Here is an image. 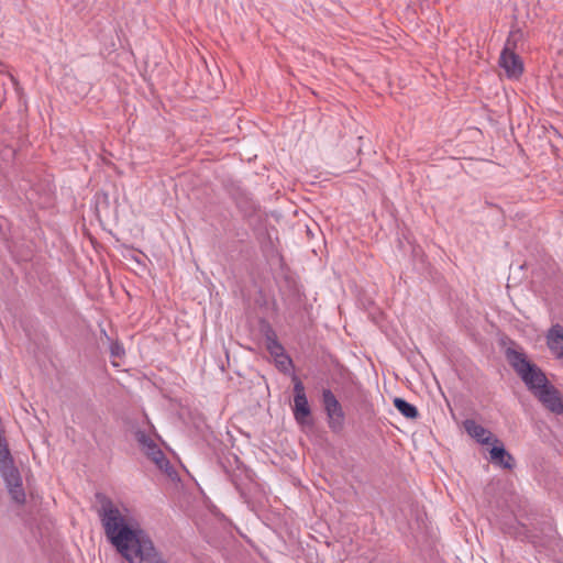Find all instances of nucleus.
Returning <instances> with one entry per match:
<instances>
[{
    "mask_svg": "<svg viewBox=\"0 0 563 563\" xmlns=\"http://www.w3.org/2000/svg\"><path fill=\"white\" fill-rule=\"evenodd\" d=\"M322 402L328 417L329 428L334 432L341 431L344 426L345 416L339 400L328 388L322 390Z\"/></svg>",
    "mask_w": 563,
    "mask_h": 563,
    "instance_id": "obj_6",
    "label": "nucleus"
},
{
    "mask_svg": "<svg viewBox=\"0 0 563 563\" xmlns=\"http://www.w3.org/2000/svg\"><path fill=\"white\" fill-rule=\"evenodd\" d=\"M464 429L468 435L475 439L478 443L488 444L494 439L492 432L478 424L476 421L467 419L464 421Z\"/></svg>",
    "mask_w": 563,
    "mask_h": 563,
    "instance_id": "obj_10",
    "label": "nucleus"
},
{
    "mask_svg": "<svg viewBox=\"0 0 563 563\" xmlns=\"http://www.w3.org/2000/svg\"><path fill=\"white\" fill-rule=\"evenodd\" d=\"M294 418L299 424L308 422L311 415L309 402L306 396L305 386L301 380L294 377Z\"/></svg>",
    "mask_w": 563,
    "mask_h": 563,
    "instance_id": "obj_7",
    "label": "nucleus"
},
{
    "mask_svg": "<svg viewBox=\"0 0 563 563\" xmlns=\"http://www.w3.org/2000/svg\"><path fill=\"white\" fill-rule=\"evenodd\" d=\"M394 406L406 418L415 419L419 415L418 409L402 398H395Z\"/></svg>",
    "mask_w": 563,
    "mask_h": 563,
    "instance_id": "obj_12",
    "label": "nucleus"
},
{
    "mask_svg": "<svg viewBox=\"0 0 563 563\" xmlns=\"http://www.w3.org/2000/svg\"><path fill=\"white\" fill-rule=\"evenodd\" d=\"M267 349L275 358L282 357L288 364H291V360L284 353V347L277 342L276 339L268 338Z\"/></svg>",
    "mask_w": 563,
    "mask_h": 563,
    "instance_id": "obj_13",
    "label": "nucleus"
},
{
    "mask_svg": "<svg viewBox=\"0 0 563 563\" xmlns=\"http://www.w3.org/2000/svg\"><path fill=\"white\" fill-rule=\"evenodd\" d=\"M506 356L515 372L533 394L548 385L544 373L537 365L532 364L523 352L508 349Z\"/></svg>",
    "mask_w": 563,
    "mask_h": 563,
    "instance_id": "obj_2",
    "label": "nucleus"
},
{
    "mask_svg": "<svg viewBox=\"0 0 563 563\" xmlns=\"http://www.w3.org/2000/svg\"><path fill=\"white\" fill-rule=\"evenodd\" d=\"M276 362L279 364V366H282L283 368H286L287 366H289L290 364H288L287 362H285L284 358L282 357H278L276 358Z\"/></svg>",
    "mask_w": 563,
    "mask_h": 563,
    "instance_id": "obj_15",
    "label": "nucleus"
},
{
    "mask_svg": "<svg viewBox=\"0 0 563 563\" xmlns=\"http://www.w3.org/2000/svg\"><path fill=\"white\" fill-rule=\"evenodd\" d=\"M124 354V349L119 343L111 344V355L115 357H120Z\"/></svg>",
    "mask_w": 563,
    "mask_h": 563,
    "instance_id": "obj_14",
    "label": "nucleus"
},
{
    "mask_svg": "<svg viewBox=\"0 0 563 563\" xmlns=\"http://www.w3.org/2000/svg\"><path fill=\"white\" fill-rule=\"evenodd\" d=\"M490 460L493 463L503 466L504 468H511L514 465L512 456L505 450L503 445L492 448Z\"/></svg>",
    "mask_w": 563,
    "mask_h": 563,
    "instance_id": "obj_11",
    "label": "nucleus"
},
{
    "mask_svg": "<svg viewBox=\"0 0 563 563\" xmlns=\"http://www.w3.org/2000/svg\"><path fill=\"white\" fill-rule=\"evenodd\" d=\"M99 518L108 541L124 558L130 559L131 549L146 534L130 516L126 508L110 499L101 501Z\"/></svg>",
    "mask_w": 563,
    "mask_h": 563,
    "instance_id": "obj_1",
    "label": "nucleus"
},
{
    "mask_svg": "<svg viewBox=\"0 0 563 563\" xmlns=\"http://www.w3.org/2000/svg\"><path fill=\"white\" fill-rule=\"evenodd\" d=\"M135 439L142 450V452L163 472L168 476L174 473L169 461L166 459L164 452L159 449L157 443L145 433V431L137 430L135 432Z\"/></svg>",
    "mask_w": 563,
    "mask_h": 563,
    "instance_id": "obj_4",
    "label": "nucleus"
},
{
    "mask_svg": "<svg viewBox=\"0 0 563 563\" xmlns=\"http://www.w3.org/2000/svg\"><path fill=\"white\" fill-rule=\"evenodd\" d=\"M130 554V559H125L129 563H167L147 533L131 549Z\"/></svg>",
    "mask_w": 563,
    "mask_h": 563,
    "instance_id": "obj_5",
    "label": "nucleus"
},
{
    "mask_svg": "<svg viewBox=\"0 0 563 563\" xmlns=\"http://www.w3.org/2000/svg\"><path fill=\"white\" fill-rule=\"evenodd\" d=\"M534 396L552 412L563 413V404L559 391L551 385H545L542 389L537 391Z\"/></svg>",
    "mask_w": 563,
    "mask_h": 563,
    "instance_id": "obj_8",
    "label": "nucleus"
},
{
    "mask_svg": "<svg viewBox=\"0 0 563 563\" xmlns=\"http://www.w3.org/2000/svg\"><path fill=\"white\" fill-rule=\"evenodd\" d=\"M515 47L516 38L515 34L511 33L505 43L498 62L499 67L509 79H518L523 73V62L520 56L515 53Z\"/></svg>",
    "mask_w": 563,
    "mask_h": 563,
    "instance_id": "obj_3",
    "label": "nucleus"
},
{
    "mask_svg": "<svg viewBox=\"0 0 563 563\" xmlns=\"http://www.w3.org/2000/svg\"><path fill=\"white\" fill-rule=\"evenodd\" d=\"M547 346L556 360H563V327L553 324L545 334Z\"/></svg>",
    "mask_w": 563,
    "mask_h": 563,
    "instance_id": "obj_9",
    "label": "nucleus"
}]
</instances>
